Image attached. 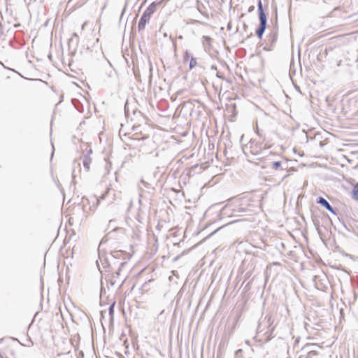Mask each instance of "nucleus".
<instances>
[{"label": "nucleus", "instance_id": "nucleus-1", "mask_svg": "<svg viewBox=\"0 0 358 358\" xmlns=\"http://www.w3.org/2000/svg\"><path fill=\"white\" fill-rule=\"evenodd\" d=\"M267 8L268 6H266V8L264 7L262 0H257V13L259 23L255 29V34L259 41L262 40L264 34L268 26V13H266Z\"/></svg>", "mask_w": 358, "mask_h": 358}, {"label": "nucleus", "instance_id": "nucleus-2", "mask_svg": "<svg viewBox=\"0 0 358 358\" xmlns=\"http://www.w3.org/2000/svg\"><path fill=\"white\" fill-rule=\"evenodd\" d=\"M274 319L272 315L267 314L262 319L260 320L257 326V334H260L265 331L264 336H265L264 342L267 343L273 338L272 334L275 331V327L273 326Z\"/></svg>", "mask_w": 358, "mask_h": 358}, {"label": "nucleus", "instance_id": "nucleus-3", "mask_svg": "<svg viewBox=\"0 0 358 358\" xmlns=\"http://www.w3.org/2000/svg\"><path fill=\"white\" fill-rule=\"evenodd\" d=\"M99 263L101 264L103 268L106 272L111 273L115 266H118L120 262L115 260L113 257L102 254L101 251L99 252V260L96 261L97 266L99 271L101 272Z\"/></svg>", "mask_w": 358, "mask_h": 358}, {"label": "nucleus", "instance_id": "nucleus-4", "mask_svg": "<svg viewBox=\"0 0 358 358\" xmlns=\"http://www.w3.org/2000/svg\"><path fill=\"white\" fill-rule=\"evenodd\" d=\"M156 4L157 3H151L143 11L138 24V31H141L145 29V26L147 23L149 22L151 16L155 13L157 10Z\"/></svg>", "mask_w": 358, "mask_h": 358}, {"label": "nucleus", "instance_id": "nucleus-5", "mask_svg": "<svg viewBox=\"0 0 358 358\" xmlns=\"http://www.w3.org/2000/svg\"><path fill=\"white\" fill-rule=\"evenodd\" d=\"M178 117L179 115H176V113H173V115L169 114L167 115H162L160 113H157L155 120L157 123L171 128L174 124V120Z\"/></svg>", "mask_w": 358, "mask_h": 358}, {"label": "nucleus", "instance_id": "nucleus-6", "mask_svg": "<svg viewBox=\"0 0 358 358\" xmlns=\"http://www.w3.org/2000/svg\"><path fill=\"white\" fill-rule=\"evenodd\" d=\"M259 121L262 126L267 128L274 127L278 124V120L271 116L269 113H264V115L259 117Z\"/></svg>", "mask_w": 358, "mask_h": 358}, {"label": "nucleus", "instance_id": "nucleus-7", "mask_svg": "<svg viewBox=\"0 0 358 358\" xmlns=\"http://www.w3.org/2000/svg\"><path fill=\"white\" fill-rule=\"evenodd\" d=\"M83 147H85L87 152L83 155V164L84 168L88 171L92 162L90 155L92 154V149L87 143H84L83 145H82L81 149H83Z\"/></svg>", "mask_w": 358, "mask_h": 358}, {"label": "nucleus", "instance_id": "nucleus-8", "mask_svg": "<svg viewBox=\"0 0 358 358\" xmlns=\"http://www.w3.org/2000/svg\"><path fill=\"white\" fill-rule=\"evenodd\" d=\"M278 38V34L269 32L266 36V45L264 47V50L266 51H272L273 46L276 43Z\"/></svg>", "mask_w": 358, "mask_h": 358}, {"label": "nucleus", "instance_id": "nucleus-9", "mask_svg": "<svg viewBox=\"0 0 358 358\" xmlns=\"http://www.w3.org/2000/svg\"><path fill=\"white\" fill-rule=\"evenodd\" d=\"M316 203L320 204L321 206L329 210L330 213L335 215H337V210L334 208L329 202L324 197L319 196L316 199Z\"/></svg>", "mask_w": 358, "mask_h": 358}, {"label": "nucleus", "instance_id": "nucleus-10", "mask_svg": "<svg viewBox=\"0 0 358 358\" xmlns=\"http://www.w3.org/2000/svg\"><path fill=\"white\" fill-rule=\"evenodd\" d=\"M126 255L127 254L122 250L112 251L108 255V256L113 257L115 260L119 262L127 261Z\"/></svg>", "mask_w": 358, "mask_h": 358}, {"label": "nucleus", "instance_id": "nucleus-11", "mask_svg": "<svg viewBox=\"0 0 358 358\" xmlns=\"http://www.w3.org/2000/svg\"><path fill=\"white\" fill-rule=\"evenodd\" d=\"M313 347H319V345L316 343H308L304 346V349L308 350L306 358H312L313 356L318 355V352L312 349Z\"/></svg>", "mask_w": 358, "mask_h": 358}, {"label": "nucleus", "instance_id": "nucleus-12", "mask_svg": "<svg viewBox=\"0 0 358 358\" xmlns=\"http://www.w3.org/2000/svg\"><path fill=\"white\" fill-rule=\"evenodd\" d=\"M255 145V148L251 146V153L255 155H261L266 150L265 146H262V143H257Z\"/></svg>", "mask_w": 358, "mask_h": 358}, {"label": "nucleus", "instance_id": "nucleus-13", "mask_svg": "<svg viewBox=\"0 0 358 358\" xmlns=\"http://www.w3.org/2000/svg\"><path fill=\"white\" fill-rule=\"evenodd\" d=\"M247 199V201H250V199H247V196H243L242 198H240V200L242 201V202L244 201V200ZM243 203H241V206L237 210H234V212L237 213H247L250 211V210L245 207L243 206Z\"/></svg>", "mask_w": 358, "mask_h": 358}, {"label": "nucleus", "instance_id": "nucleus-14", "mask_svg": "<svg viewBox=\"0 0 358 358\" xmlns=\"http://www.w3.org/2000/svg\"><path fill=\"white\" fill-rule=\"evenodd\" d=\"M127 264V261L120 262V263L119 264L118 268H117V271L115 273H113V272L110 273L112 276L113 278H118L120 275V273H121L122 268L124 267V266Z\"/></svg>", "mask_w": 358, "mask_h": 358}, {"label": "nucleus", "instance_id": "nucleus-15", "mask_svg": "<svg viewBox=\"0 0 358 358\" xmlns=\"http://www.w3.org/2000/svg\"><path fill=\"white\" fill-rule=\"evenodd\" d=\"M352 198L355 201H358V182H357L351 192Z\"/></svg>", "mask_w": 358, "mask_h": 358}, {"label": "nucleus", "instance_id": "nucleus-16", "mask_svg": "<svg viewBox=\"0 0 358 358\" xmlns=\"http://www.w3.org/2000/svg\"><path fill=\"white\" fill-rule=\"evenodd\" d=\"M275 16L277 17V8H275ZM271 32L278 34V25L277 18L275 19V22L273 24L272 29L270 30Z\"/></svg>", "mask_w": 358, "mask_h": 358}, {"label": "nucleus", "instance_id": "nucleus-17", "mask_svg": "<svg viewBox=\"0 0 358 358\" xmlns=\"http://www.w3.org/2000/svg\"><path fill=\"white\" fill-rule=\"evenodd\" d=\"M115 302L112 303L108 308V314L110 315V320H113L114 318V309H115Z\"/></svg>", "mask_w": 358, "mask_h": 358}, {"label": "nucleus", "instance_id": "nucleus-18", "mask_svg": "<svg viewBox=\"0 0 358 358\" xmlns=\"http://www.w3.org/2000/svg\"><path fill=\"white\" fill-rule=\"evenodd\" d=\"M254 129H255V133L261 138H262L264 141L266 140V138L265 136L261 133V131L260 129H259L258 127V121L257 120L256 121V123H255V127H254Z\"/></svg>", "mask_w": 358, "mask_h": 358}, {"label": "nucleus", "instance_id": "nucleus-19", "mask_svg": "<svg viewBox=\"0 0 358 358\" xmlns=\"http://www.w3.org/2000/svg\"><path fill=\"white\" fill-rule=\"evenodd\" d=\"M282 166V162L280 161H275L271 163V167L274 170H279Z\"/></svg>", "mask_w": 358, "mask_h": 358}, {"label": "nucleus", "instance_id": "nucleus-20", "mask_svg": "<svg viewBox=\"0 0 358 358\" xmlns=\"http://www.w3.org/2000/svg\"><path fill=\"white\" fill-rule=\"evenodd\" d=\"M196 64H197L196 58L192 57L190 58L189 69L190 70H192L196 66Z\"/></svg>", "mask_w": 358, "mask_h": 358}, {"label": "nucleus", "instance_id": "nucleus-21", "mask_svg": "<svg viewBox=\"0 0 358 358\" xmlns=\"http://www.w3.org/2000/svg\"><path fill=\"white\" fill-rule=\"evenodd\" d=\"M169 1L170 0H159V1H153L152 3H157V4H156V8H157L158 6H160L162 5L165 6Z\"/></svg>", "mask_w": 358, "mask_h": 358}, {"label": "nucleus", "instance_id": "nucleus-22", "mask_svg": "<svg viewBox=\"0 0 358 358\" xmlns=\"http://www.w3.org/2000/svg\"><path fill=\"white\" fill-rule=\"evenodd\" d=\"M237 114H238V113H231L229 116L227 117V116L225 115V113H223V115H224V118H225L226 120H229V122H234V119H235V117H236V115H237Z\"/></svg>", "mask_w": 358, "mask_h": 358}, {"label": "nucleus", "instance_id": "nucleus-23", "mask_svg": "<svg viewBox=\"0 0 358 358\" xmlns=\"http://www.w3.org/2000/svg\"><path fill=\"white\" fill-rule=\"evenodd\" d=\"M202 42L203 43H208V45H210L211 42V38L208 36H203L202 37Z\"/></svg>", "mask_w": 358, "mask_h": 358}, {"label": "nucleus", "instance_id": "nucleus-24", "mask_svg": "<svg viewBox=\"0 0 358 358\" xmlns=\"http://www.w3.org/2000/svg\"><path fill=\"white\" fill-rule=\"evenodd\" d=\"M192 57H190V53L189 52L188 50H186L185 52H184V55H183V62H187L189 58H191Z\"/></svg>", "mask_w": 358, "mask_h": 358}, {"label": "nucleus", "instance_id": "nucleus-25", "mask_svg": "<svg viewBox=\"0 0 358 358\" xmlns=\"http://www.w3.org/2000/svg\"><path fill=\"white\" fill-rule=\"evenodd\" d=\"M108 64L110 65V70H109L108 72H107V76L110 78V77H112L113 76V73L115 71V69H113L110 62L109 61H108Z\"/></svg>", "mask_w": 358, "mask_h": 358}, {"label": "nucleus", "instance_id": "nucleus-26", "mask_svg": "<svg viewBox=\"0 0 358 358\" xmlns=\"http://www.w3.org/2000/svg\"><path fill=\"white\" fill-rule=\"evenodd\" d=\"M73 42H74V40H73V37H71V38L69 39L68 43H69V50H71V43Z\"/></svg>", "mask_w": 358, "mask_h": 358}, {"label": "nucleus", "instance_id": "nucleus-27", "mask_svg": "<svg viewBox=\"0 0 358 358\" xmlns=\"http://www.w3.org/2000/svg\"><path fill=\"white\" fill-rule=\"evenodd\" d=\"M105 279H106V280L108 282H109V283H110V286H113V285L115 284V281H114V280H111V279L108 280L106 277L105 278Z\"/></svg>", "mask_w": 358, "mask_h": 358}, {"label": "nucleus", "instance_id": "nucleus-28", "mask_svg": "<svg viewBox=\"0 0 358 358\" xmlns=\"http://www.w3.org/2000/svg\"><path fill=\"white\" fill-rule=\"evenodd\" d=\"M52 153H51V157H50V160L52 159L53 158V156H54V153H55V147H54V145L53 143H52Z\"/></svg>", "mask_w": 358, "mask_h": 358}, {"label": "nucleus", "instance_id": "nucleus-29", "mask_svg": "<svg viewBox=\"0 0 358 358\" xmlns=\"http://www.w3.org/2000/svg\"><path fill=\"white\" fill-rule=\"evenodd\" d=\"M255 6H250L248 8V13H252V12H253V11L255 10Z\"/></svg>", "mask_w": 358, "mask_h": 358}, {"label": "nucleus", "instance_id": "nucleus-30", "mask_svg": "<svg viewBox=\"0 0 358 358\" xmlns=\"http://www.w3.org/2000/svg\"><path fill=\"white\" fill-rule=\"evenodd\" d=\"M141 182L143 184V185L145 187H149V183L145 182L143 179H141Z\"/></svg>", "mask_w": 358, "mask_h": 358}, {"label": "nucleus", "instance_id": "nucleus-31", "mask_svg": "<svg viewBox=\"0 0 358 358\" xmlns=\"http://www.w3.org/2000/svg\"><path fill=\"white\" fill-rule=\"evenodd\" d=\"M126 8H127V3H125L122 10V13H121V16H120V20L122 19L125 10H126Z\"/></svg>", "mask_w": 358, "mask_h": 358}, {"label": "nucleus", "instance_id": "nucleus-32", "mask_svg": "<svg viewBox=\"0 0 358 358\" xmlns=\"http://www.w3.org/2000/svg\"><path fill=\"white\" fill-rule=\"evenodd\" d=\"M227 206H224L221 210H220V215H225L224 210L226 209Z\"/></svg>", "mask_w": 358, "mask_h": 358}, {"label": "nucleus", "instance_id": "nucleus-33", "mask_svg": "<svg viewBox=\"0 0 358 358\" xmlns=\"http://www.w3.org/2000/svg\"><path fill=\"white\" fill-rule=\"evenodd\" d=\"M225 225H223L220 227H218L216 230H215L213 232H212L210 236H212L213 234H214L215 232H217L218 230L221 229L222 227H224Z\"/></svg>", "mask_w": 358, "mask_h": 358}, {"label": "nucleus", "instance_id": "nucleus-34", "mask_svg": "<svg viewBox=\"0 0 358 358\" xmlns=\"http://www.w3.org/2000/svg\"><path fill=\"white\" fill-rule=\"evenodd\" d=\"M216 76L221 79H224V78L223 75H220L219 73H217Z\"/></svg>", "mask_w": 358, "mask_h": 358}, {"label": "nucleus", "instance_id": "nucleus-35", "mask_svg": "<svg viewBox=\"0 0 358 358\" xmlns=\"http://www.w3.org/2000/svg\"><path fill=\"white\" fill-rule=\"evenodd\" d=\"M76 53V49H73L71 52L70 54L72 55V56H74Z\"/></svg>", "mask_w": 358, "mask_h": 358}, {"label": "nucleus", "instance_id": "nucleus-36", "mask_svg": "<svg viewBox=\"0 0 358 358\" xmlns=\"http://www.w3.org/2000/svg\"><path fill=\"white\" fill-rule=\"evenodd\" d=\"M76 163L78 164V166H80V162H79L78 159H74V161H73V164H76Z\"/></svg>", "mask_w": 358, "mask_h": 358}, {"label": "nucleus", "instance_id": "nucleus-37", "mask_svg": "<svg viewBox=\"0 0 358 358\" xmlns=\"http://www.w3.org/2000/svg\"><path fill=\"white\" fill-rule=\"evenodd\" d=\"M103 292H105V289H104L103 287L101 285V293H100L101 296H102Z\"/></svg>", "mask_w": 358, "mask_h": 358}, {"label": "nucleus", "instance_id": "nucleus-38", "mask_svg": "<svg viewBox=\"0 0 358 358\" xmlns=\"http://www.w3.org/2000/svg\"><path fill=\"white\" fill-rule=\"evenodd\" d=\"M339 9H340V8H339V7H334V8L331 10V11L330 12V13H331L332 12L336 11V10H339Z\"/></svg>", "mask_w": 358, "mask_h": 358}, {"label": "nucleus", "instance_id": "nucleus-39", "mask_svg": "<svg viewBox=\"0 0 358 358\" xmlns=\"http://www.w3.org/2000/svg\"><path fill=\"white\" fill-rule=\"evenodd\" d=\"M210 69H211V70H217V66H216L215 65H212V66H210Z\"/></svg>", "mask_w": 358, "mask_h": 358}, {"label": "nucleus", "instance_id": "nucleus-40", "mask_svg": "<svg viewBox=\"0 0 358 358\" xmlns=\"http://www.w3.org/2000/svg\"><path fill=\"white\" fill-rule=\"evenodd\" d=\"M330 0H322L323 3L328 4L329 3Z\"/></svg>", "mask_w": 358, "mask_h": 358}, {"label": "nucleus", "instance_id": "nucleus-41", "mask_svg": "<svg viewBox=\"0 0 358 358\" xmlns=\"http://www.w3.org/2000/svg\"><path fill=\"white\" fill-rule=\"evenodd\" d=\"M164 309L162 310H161V312L159 313V314L157 316V318H159V317L164 313Z\"/></svg>", "mask_w": 358, "mask_h": 358}, {"label": "nucleus", "instance_id": "nucleus-42", "mask_svg": "<svg viewBox=\"0 0 358 358\" xmlns=\"http://www.w3.org/2000/svg\"><path fill=\"white\" fill-rule=\"evenodd\" d=\"M125 280H126V277H125V278H124V279L122 280V283L120 284V285L119 288H120V287L124 285V283Z\"/></svg>", "mask_w": 358, "mask_h": 358}, {"label": "nucleus", "instance_id": "nucleus-43", "mask_svg": "<svg viewBox=\"0 0 358 358\" xmlns=\"http://www.w3.org/2000/svg\"><path fill=\"white\" fill-rule=\"evenodd\" d=\"M130 114L131 113H125L124 115H125V117L127 119H129V116H130Z\"/></svg>", "mask_w": 358, "mask_h": 358}, {"label": "nucleus", "instance_id": "nucleus-44", "mask_svg": "<svg viewBox=\"0 0 358 358\" xmlns=\"http://www.w3.org/2000/svg\"><path fill=\"white\" fill-rule=\"evenodd\" d=\"M181 255H178L177 257H176L174 258V261L178 260V259L180 258V257Z\"/></svg>", "mask_w": 358, "mask_h": 358}, {"label": "nucleus", "instance_id": "nucleus-45", "mask_svg": "<svg viewBox=\"0 0 358 358\" xmlns=\"http://www.w3.org/2000/svg\"><path fill=\"white\" fill-rule=\"evenodd\" d=\"M242 352V350L241 349H238L236 351V354H238V353H240Z\"/></svg>", "mask_w": 358, "mask_h": 358}, {"label": "nucleus", "instance_id": "nucleus-46", "mask_svg": "<svg viewBox=\"0 0 358 358\" xmlns=\"http://www.w3.org/2000/svg\"><path fill=\"white\" fill-rule=\"evenodd\" d=\"M20 26V23H17V24H14V27H19Z\"/></svg>", "mask_w": 358, "mask_h": 358}, {"label": "nucleus", "instance_id": "nucleus-47", "mask_svg": "<svg viewBox=\"0 0 358 358\" xmlns=\"http://www.w3.org/2000/svg\"><path fill=\"white\" fill-rule=\"evenodd\" d=\"M73 36L76 37V38H78V36L77 33H76V32H74V33L73 34Z\"/></svg>", "mask_w": 358, "mask_h": 358}, {"label": "nucleus", "instance_id": "nucleus-48", "mask_svg": "<svg viewBox=\"0 0 358 358\" xmlns=\"http://www.w3.org/2000/svg\"><path fill=\"white\" fill-rule=\"evenodd\" d=\"M115 221L113 220H111L109 221V225L110 226L111 224H113Z\"/></svg>", "mask_w": 358, "mask_h": 358}, {"label": "nucleus", "instance_id": "nucleus-49", "mask_svg": "<svg viewBox=\"0 0 358 358\" xmlns=\"http://www.w3.org/2000/svg\"><path fill=\"white\" fill-rule=\"evenodd\" d=\"M74 172H75V169H73V173H72V177H73V178H75Z\"/></svg>", "mask_w": 358, "mask_h": 358}, {"label": "nucleus", "instance_id": "nucleus-50", "mask_svg": "<svg viewBox=\"0 0 358 358\" xmlns=\"http://www.w3.org/2000/svg\"><path fill=\"white\" fill-rule=\"evenodd\" d=\"M344 227L347 229V231H350V229L345 226V224L344 223H343Z\"/></svg>", "mask_w": 358, "mask_h": 358}, {"label": "nucleus", "instance_id": "nucleus-51", "mask_svg": "<svg viewBox=\"0 0 358 358\" xmlns=\"http://www.w3.org/2000/svg\"><path fill=\"white\" fill-rule=\"evenodd\" d=\"M85 124V121H83V122H81L80 123V125H79V126H80V127H81V126H82L83 124Z\"/></svg>", "mask_w": 358, "mask_h": 358}, {"label": "nucleus", "instance_id": "nucleus-52", "mask_svg": "<svg viewBox=\"0 0 358 358\" xmlns=\"http://www.w3.org/2000/svg\"><path fill=\"white\" fill-rule=\"evenodd\" d=\"M124 112H128L127 106H124Z\"/></svg>", "mask_w": 358, "mask_h": 358}, {"label": "nucleus", "instance_id": "nucleus-53", "mask_svg": "<svg viewBox=\"0 0 358 358\" xmlns=\"http://www.w3.org/2000/svg\"><path fill=\"white\" fill-rule=\"evenodd\" d=\"M75 138H76V136H75V135H73V136H72V141H73Z\"/></svg>", "mask_w": 358, "mask_h": 358}, {"label": "nucleus", "instance_id": "nucleus-54", "mask_svg": "<svg viewBox=\"0 0 358 358\" xmlns=\"http://www.w3.org/2000/svg\"><path fill=\"white\" fill-rule=\"evenodd\" d=\"M314 224L316 227H317L318 224L314 221Z\"/></svg>", "mask_w": 358, "mask_h": 358}, {"label": "nucleus", "instance_id": "nucleus-55", "mask_svg": "<svg viewBox=\"0 0 358 358\" xmlns=\"http://www.w3.org/2000/svg\"><path fill=\"white\" fill-rule=\"evenodd\" d=\"M108 190H107L106 192H105V194L103 195V198L105 196V195L108 193Z\"/></svg>", "mask_w": 358, "mask_h": 358}, {"label": "nucleus", "instance_id": "nucleus-56", "mask_svg": "<svg viewBox=\"0 0 358 358\" xmlns=\"http://www.w3.org/2000/svg\"><path fill=\"white\" fill-rule=\"evenodd\" d=\"M228 29L230 30L231 29V25L230 24H228Z\"/></svg>", "mask_w": 358, "mask_h": 358}, {"label": "nucleus", "instance_id": "nucleus-57", "mask_svg": "<svg viewBox=\"0 0 358 358\" xmlns=\"http://www.w3.org/2000/svg\"><path fill=\"white\" fill-rule=\"evenodd\" d=\"M251 36H252V34H250V35L248 36H247V38H246V39H247V38H250Z\"/></svg>", "mask_w": 358, "mask_h": 358}, {"label": "nucleus", "instance_id": "nucleus-58", "mask_svg": "<svg viewBox=\"0 0 358 358\" xmlns=\"http://www.w3.org/2000/svg\"><path fill=\"white\" fill-rule=\"evenodd\" d=\"M48 57H49L50 59H51V58H52V55H51V54H49V55H48Z\"/></svg>", "mask_w": 358, "mask_h": 358}, {"label": "nucleus", "instance_id": "nucleus-59", "mask_svg": "<svg viewBox=\"0 0 358 358\" xmlns=\"http://www.w3.org/2000/svg\"><path fill=\"white\" fill-rule=\"evenodd\" d=\"M75 44H76V45H77V44H78V40H76V41H75Z\"/></svg>", "mask_w": 358, "mask_h": 358}, {"label": "nucleus", "instance_id": "nucleus-60", "mask_svg": "<svg viewBox=\"0 0 358 358\" xmlns=\"http://www.w3.org/2000/svg\"><path fill=\"white\" fill-rule=\"evenodd\" d=\"M243 135L241 136V141L243 139Z\"/></svg>", "mask_w": 358, "mask_h": 358}, {"label": "nucleus", "instance_id": "nucleus-61", "mask_svg": "<svg viewBox=\"0 0 358 358\" xmlns=\"http://www.w3.org/2000/svg\"><path fill=\"white\" fill-rule=\"evenodd\" d=\"M245 343H246V344H249V341H246Z\"/></svg>", "mask_w": 358, "mask_h": 358}]
</instances>
